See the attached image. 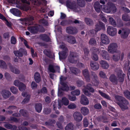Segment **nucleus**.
I'll list each match as a JSON object with an SVG mask.
<instances>
[{"instance_id": "f257e3e1", "label": "nucleus", "mask_w": 130, "mask_h": 130, "mask_svg": "<svg viewBox=\"0 0 130 130\" xmlns=\"http://www.w3.org/2000/svg\"><path fill=\"white\" fill-rule=\"evenodd\" d=\"M115 98L118 102L117 104L122 110L124 111L128 109L127 105L128 104V102L125 99L119 95H116Z\"/></svg>"}, {"instance_id": "f03ea898", "label": "nucleus", "mask_w": 130, "mask_h": 130, "mask_svg": "<svg viewBox=\"0 0 130 130\" xmlns=\"http://www.w3.org/2000/svg\"><path fill=\"white\" fill-rule=\"evenodd\" d=\"M68 60L71 63L75 64L77 63L79 60L77 54L73 52H70L68 57Z\"/></svg>"}, {"instance_id": "7ed1b4c3", "label": "nucleus", "mask_w": 130, "mask_h": 130, "mask_svg": "<svg viewBox=\"0 0 130 130\" xmlns=\"http://www.w3.org/2000/svg\"><path fill=\"white\" fill-rule=\"evenodd\" d=\"M13 53L15 56L19 57H22L24 54L25 56L27 55L26 50L22 48H21L19 50L14 51Z\"/></svg>"}, {"instance_id": "20e7f679", "label": "nucleus", "mask_w": 130, "mask_h": 130, "mask_svg": "<svg viewBox=\"0 0 130 130\" xmlns=\"http://www.w3.org/2000/svg\"><path fill=\"white\" fill-rule=\"evenodd\" d=\"M130 32V30L127 28H123L122 30H120L118 31V34H121V37L123 38H126L128 36Z\"/></svg>"}, {"instance_id": "39448f33", "label": "nucleus", "mask_w": 130, "mask_h": 130, "mask_svg": "<svg viewBox=\"0 0 130 130\" xmlns=\"http://www.w3.org/2000/svg\"><path fill=\"white\" fill-rule=\"evenodd\" d=\"M117 47L118 46L116 43H111L108 47V51L111 54L116 53L117 50Z\"/></svg>"}, {"instance_id": "423d86ee", "label": "nucleus", "mask_w": 130, "mask_h": 130, "mask_svg": "<svg viewBox=\"0 0 130 130\" xmlns=\"http://www.w3.org/2000/svg\"><path fill=\"white\" fill-rule=\"evenodd\" d=\"M92 81V84L95 86H96L99 84L98 77L96 74L94 72H91L90 76Z\"/></svg>"}, {"instance_id": "0eeeda50", "label": "nucleus", "mask_w": 130, "mask_h": 130, "mask_svg": "<svg viewBox=\"0 0 130 130\" xmlns=\"http://www.w3.org/2000/svg\"><path fill=\"white\" fill-rule=\"evenodd\" d=\"M14 85L19 87V90L21 91L24 90L25 88V86L23 83L20 82L18 80H15L14 82Z\"/></svg>"}, {"instance_id": "6e6552de", "label": "nucleus", "mask_w": 130, "mask_h": 130, "mask_svg": "<svg viewBox=\"0 0 130 130\" xmlns=\"http://www.w3.org/2000/svg\"><path fill=\"white\" fill-rule=\"evenodd\" d=\"M66 31L68 34L74 35L77 33L78 30L75 27L70 26L66 28Z\"/></svg>"}, {"instance_id": "1a4fd4ad", "label": "nucleus", "mask_w": 130, "mask_h": 130, "mask_svg": "<svg viewBox=\"0 0 130 130\" xmlns=\"http://www.w3.org/2000/svg\"><path fill=\"white\" fill-rule=\"evenodd\" d=\"M107 32L109 35L113 36L116 34L117 30L112 27L108 26L107 28Z\"/></svg>"}, {"instance_id": "9d476101", "label": "nucleus", "mask_w": 130, "mask_h": 130, "mask_svg": "<svg viewBox=\"0 0 130 130\" xmlns=\"http://www.w3.org/2000/svg\"><path fill=\"white\" fill-rule=\"evenodd\" d=\"M117 75L118 78V81L120 83L123 82L124 80L125 74L124 73H123L122 71H119L117 73Z\"/></svg>"}, {"instance_id": "9b49d317", "label": "nucleus", "mask_w": 130, "mask_h": 130, "mask_svg": "<svg viewBox=\"0 0 130 130\" xmlns=\"http://www.w3.org/2000/svg\"><path fill=\"white\" fill-rule=\"evenodd\" d=\"M101 40L102 42L104 44H108L109 43V38L106 35L104 34H101Z\"/></svg>"}, {"instance_id": "f8f14e48", "label": "nucleus", "mask_w": 130, "mask_h": 130, "mask_svg": "<svg viewBox=\"0 0 130 130\" xmlns=\"http://www.w3.org/2000/svg\"><path fill=\"white\" fill-rule=\"evenodd\" d=\"M82 73L86 81L87 82H90V77L88 70L85 69L83 70L82 71Z\"/></svg>"}, {"instance_id": "ddd939ff", "label": "nucleus", "mask_w": 130, "mask_h": 130, "mask_svg": "<svg viewBox=\"0 0 130 130\" xmlns=\"http://www.w3.org/2000/svg\"><path fill=\"white\" fill-rule=\"evenodd\" d=\"M60 79V84L62 86L61 88V89L64 91H68L69 90V87L68 85L63 81V78L61 77Z\"/></svg>"}, {"instance_id": "4468645a", "label": "nucleus", "mask_w": 130, "mask_h": 130, "mask_svg": "<svg viewBox=\"0 0 130 130\" xmlns=\"http://www.w3.org/2000/svg\"><path fill=\"white\" fill-rule=\"evenodd\" d=\"M91 50H92L93 54L92 57V59L95 61L98 60V57L96 53H99V50L96 47H94L91 49Z\"/></svg>"}, {"instance_id": "2eb2a0df", "label": "nucleus", "mask_w": 130, "mask_h": 130, "mask_svg": "<svg viewBox=\"0 0 130 130\" xmlns=\"http://www.w3.org/2000/svg\"><path fill=\"white\" fill-rule=\"evenodd\" d=\"M39 28V26H32L29 27L28 29L32 34H37L38 32Z\"/></svg>"}, {"instance_id": "dca6fc26", "label": "nucleus", "mask_w": 130, "mask_h": 130, "mask_svg": "<svg viewBox=\"0 0 130 130\" xmlns=\"http://www.w3.org/2000/svg\"><path fill=\"white\" fill-rule=\"evenodd\" d=\"M10 11L12 14L17 17H20L22 14L21 11L17 9H11Z\"/></svg>"}, {"instance_id": "f3484780", "label": "nucleus", "mask_w": 130, "mask_h": 130, "mask_svg": "<svg viewBox=\"0 0 130 130\" xmlns=\"http://www.w3.org/2000/svg\"><path fill=\"white\" fill-rule=\"evenodd\" d=\"M1 94L3 97L6 99L8 98L11 95L10 92L6 90H2Z\"/></svg>"}, {"instance_id": "a211bd4d", "label": "nucleus", "mask_w": 130, "mask_h": 130, "mask_svg": "<svg viewBox=\"0 0 130 130\" xmlns=\"http://www.w3.org/2000/svg\"><path fill=\"white\" fill-rule=\"evenodd\" d=\"M110 81L114 84L117 85L118 83V80L116 76L114 74H111L109 77Z\"/></svg>"}, {"instance_id": "6ab92c4d", "label": "nucleus", "mask_w": 130, "mask_h": 130, "mask_svg": "<svg viewBox=\"0 0 130 130\" xmlns=\"http://www.w3.org/2000/svg\"><path fill=\"white\" fill-rule=\"evenodd\" d=\"M105 26L104 24L101 21H99V24L95 25V29L97 32L102 29H104L105 28Z\"/></svg>"}, {"instance_id": "aec40b11", "label": "nucleus", "mask_w": 130, "mask_h": 130, "mask_svg": "<svg viewBox=\"0 0 130 130\" xmlns=\"http://www.w3.org/2000/svg\"><path fill=\"white\" fill-rule=\"evenodd\" d=\"M39 37L41 39L44 41L47 42L50 41V37L46 34H41L39 36Z\"/></svg>"}, {"instance_id": "412c9836", "label": "nucleus", "mask_w": 130, "mask_h": 130, "mask_svg": "<svg viewBox=\"0 0 130 130\" xmlns=\"http://www.w3.org/2000/svg\"><path fill=\"white\" fill-rule=\"evenodd\" d=\"M90 66L91 69L94 70H98L99 67V64L94 61H91L90 63Z\"/></svg>"}, {"instance_id": "4be33fe9", "label": "nucleus", "mask_w": 130, "mask_h": 130, "mask_svg": "<svg viewBox=\"0 0 130 130\" xmlns=\"http://www.w3.org/2000/svg\"><path fill=\"white\" fill-rule=\"evenodd\" d=\"M67 40L70 43L74 44L76 42V40L75 37L71 36H68Z\"/></svg>"}, {"instance_id": "5701e85b", "label": "nucleus", "mask_w": 130, "mask_h": 130, "mask_svg": "<svg viewBox=\"0 0 130 130\" xmlns=\"http://www.w3.org/2000/svg\"><path fill=\"white\" fill-rule=\"evenodd\" d=\"M73 116L75 120L78 122L81 120V114L78 112H75L73 114Z\"/></svg>"}, {"instance_id": "b1692460", "label": "nucleus", "mask_w": 130, "mask_h": 130, "mask_svg": "<svg viewBox=\"0 0 130 130\" xmlns=\"http://www.w3.org/2000/svg\"><path fill=\"white\" fill-rule=\"evenodd\" d=\"M8 65L10 70L12 72L17 74L20 73V71L18 69L14 67L10 63H9Z\"/></svg>"}, {"instance_id": "393cba45", "label": "nucleus", "mask_w": 130, "mask_h": 130, "mask_svg": "<svg viewBox=\"0 0 130 130\" xmlns=\"http://www.w3.org/2000/svg\"><path fill=\"white\" fill-rule=\"evenodd\" d=\"M8 2L12 4L13 6L18 8H20L21 6V4L19 2L17 1L15 2V1L14 0H8Z\"/></svg>"}, {"instance_id": "a878e982", "label": "nucleus", "mask_w": 130, "mask_h": 130, "mask_svg": "<svg viewBox=\"0 0 130 130\" xmlns=\"http://www.w3.org/2000/svg\"><path fill=\"white\" fill-rule=\"evenodd\" d=\"M4 126L6 128L10 129L11 130H16L17 128V126L15 125H12L9 123L5 124Z\"/></svg>"}, {"instance_id": "bb28decb", "label": "nucleus", "mask_w": 130, "mask_h": 130, "mask_svg": "<svg viewBox=\"0 0 130 130\" xmlns=\"http://www.w3.org/2000/svg\"><path fill=\"white\" fill-rule=\"evenodd\" d=\"M34 79L37 83H39L41 81V76L38 72H36L34 75Z\"/></svg>"}, {"instance_id": "cd10ccee", "label": "nucleus", "mask_w": 130, "mask_h": 130, "mask_svg": "<svg viewBox=\"0 0 130 130\" xmlns=\"http://www.w3.org/2000/svg\"><path fill=\"white\" fill-rule=\"evenodd\" d=\"M89 102L87 98L84 95L82 94V104L87 105L89 104Z\"/></svg>"}, {"instance_id": "c85d7f7f", "label": "nucleus", "mask_w": 130, "mask_h": 130, "mask_svg": "<svg viewBox=\"0 0 130 130\" xmlns=\"http://www.w3.org/2000/svg\"><path fill=\"white\" fill-rule=\"evenodd\" d=\"M104 12L107 13H115L117 9H102Z\"/></svg>"}, {"instance_id": "c756f323", "label": "nucleus", "mask_w": 130, "mask_h": 130, "mask_svg": "<svg viewBox=\"0 0 130 130\" xmlns=\"http://www.w3.org/2000/svg\"><path fill=\"white\" fill-rule=\"evenodd\" d=\"M121 52L120 51H118V52L113 56L112 59L115 61H117L120 58Z\"/></svg>"}, {"instance_id": "7c9ffc66", "label": "nucleus", "mask_w": 130, "mask_h": 130, "mask_svg": "<svg viewBox=\"0 0 130 130\" xmlns=\"http://www.w3.org/2000/svg\"><path fill=\"white\" fill-rule=\"evenodd\" d=\"M99 63L103 69H107L109 67L108 64L106 61L104 60H102L101 61H100Z\"/></svg>"}, {"instance_id": "2f4dec72", "label": "nucleus", "mask_w": 130, "mask_h": 130, "mask_svg": "<svg viewBox=\"0 0 130 130\" xmlns=\"http://www.w3.org/2000/svg\"><path fill=\"white\" fill-rule=\"evenodd\" d=\"M101 55L104 59L108 60H110V57L107 51L104 50H103Z\"/></svg>"}, {"instance_id": "473e14b6", "label": "nucleus", "mask_w": 130, "mask_h": 130, "mask_svg": "<svg viewBox=\"0 0 130 130\" xmlns=\"http://www.w3.org/2000/svg\"><path fill=\"white\" fill-rule=\"evenodd\" d=\"M42 105L40 103H37L35 106L36 111L38 113L40 112L42 109Z\"/></svg>"}, {"instance_id": "72a5a7b5", "label": "nucleus", "mask_w": 130, "mask_h": 130, "mask_svg": "<svg viewBox=\"0 0 130 130\" xmlns=\"http://www.w3.org/2000/svg\"><path fill=\"white\" fill-rule=\"evenodd\" d=\"M65 51H62L59 52V54L60 59H64L66 57V52Z\"/></svg>"}, {"instance_id": "f704fd0d", "label": "nucleus", "mask_w": 130, "mask_h": 130, "mask_svg": "<svg viewBox=\"0 0 130 130\" xmlns=\"http://www.w3.org/2000/svg\"><path fill=\"white\" fill-rule=\"evenodd\" d=\"M74 128V125L72 122L67 124L65 127V130H73Z\"/></svg>"}, {"instance_id": "c9c22d12", "label": "nucleus", "mask_w": 130, "mask_h": 130, "mask_svg": "<svg viewBox=\"0 0 130 130\" xmlns=\"http://www.w3.org/2000/svg\"><path fill=\"white\" fill-rule=\"evenodd\" d=\"M99 92L100 95L102 97H104V98H106L108 100H111L110 97L109 95H107L106 93L103 92L101 91L100 90L99 91Z\"/></svg>"}, {"instance_id": "e433bc0d", "label": "nucleus", "mask_w": 130, "mask_h": 130, "mask_svg": "<svg viewBox=\"0 0 130 130\" xmlns=\"http://www.w3.org/2000/svg\"><path fill=\"white\" fill-rule=\"evenodd\" d=\"M85 21L87 24L91 26L93 24V21L92 20L89 18H86L85 19Z\"/></svg>"}, {"instance_id": "4c0bfd02", "label": "nucleus", "mask_w": 130, "mask_h": 130, "mask_svg": "<svg viewBox=\"0 0 130 130\" xmlns=\"http://www.w3.org/2000/svg\"><path fill=\"white\" fill-rule=\"evenodd\" d=\"M71 72L75 75H77L79 72V70L75 67H71L70 68Z\"/></svg>"}, {"instance_id": "58836bf2", "label": "nucleus", "mask_w": 130, "mask_h": 130, "mask_svg": "<svg viewBox=\"0 0 130 130\" xmlns=\"http://www.w3.org/2000/svg\"><path fill=\"white\" fill-rule=\"evenodd\" d=\"M122 19L123 21L126 22L129 21L130 20L129 16L126 14H124L122 15Z\"/></svg>"}, {"instance_id": "ea45409f", "label": "nucleus", "mask_w": 130, "mask_h": 130, "mask_svg": "<svg viewBox=\"0 0 130 130\" xmlns=\"http://www.w3.org/2000/svg\"><path fill=\"white\" fill-rule=\"evenodd\" d=\"M109 23L114 27L117 26V24L115 20L112 17H110L109 19Z\"/></svg>"}, {"instance_id": "a19ab883", "label": "nucleus", "mask_w": 130, "mask_h": 130, "mask_svg": "<svg viewBox=\"0 0 130 130\" xmlns=\"http://www.w3.org/2000/svg\"><path fill=\"white\" fill-rule=\"evenodd\" d=\"M41 2L44 3V5H45L47 3L46 1L45 0H35L34 4L37 6H39L40 5Z\"/></svg>"}, {"instance_id": "79ce46f5", "label": "nucleus", "mask_w": 130, "mask_h": 130, "mask_svg": "<svg viewBox=\"0 0 130 130\" xmlns=\"http://www.w3.org/2000/svg\"><path fill=\"white\" fill-rule=\"evenodd\" d=\"M117 27H120L123 26V23L122 21L120 18L117 19Z\"/></svg>"}, {"instance_id": "37998d69", "label": "nucleus", "mask_w": 130, "mask_h": 130, "mask_svg": "<svg viewBox=\"0 0 130 130\" xmlns=\"http://www.w3.org/2000/svg\"><path fill=\"white\" fill-rule=\"evenodd\" d=\"M0 67L4 69L7 68V65L6 62L3 60H0Z\"/></svg>"}, {"instance_id": "c03bdc74", "label": "nucleus", "mask_w": 130, "mask_h": 130, "mask_svg": "<svg viewBox=\"0 0 130 130\" xmlns=\"http://www.w3.org/2000/svg\"><path fill=\"white\" fill-rule=\"evenodd\" d=\"M82 113L84 116L87 115L89 112L88 109L87 108L82 107Z\"/></svg>"}, {"instance_id": "a18cd8bd", "label": "nucleus", "mask_w": 130, "mask_h": 130, "mask_svg": "<svg viewBox=\"0 0 130 130\" xmlns=\"http://www.w3.org/2000/svg\"><path fill=\"white\" fill-rule=\"evenodd\" d=\"M89 43L90 45L92 46H95L96 44V40L93 38L90 39L89 42Z\"/></svg>"}, {"instance_id": "49530a36", "label": "nucleus", "mask_w": 130, "mask_h": 130, "mask_svg": "<svg viewBox=\"0 0 130 130\" xmlns=\"http://www.w3.org/2000/svg\"><path fill=\"white\" fill-rule=\"evenodd\" d=\"M20 113L23 116L27 117L28 116V114L26 111L24 109H21L19 111Z\"/></svg>"}, {"instance_id": "de8ad7c7", "label": "nucleus", "mask_w": 130, "mask_h": 130, "mask_svg": "<svg viewBox=\"0 0 130 130\" xmlns=\"http://www.w3.org/2000/svg\"><path fill=\"white\" fill-rule=\"evenodd\" d=\"M43 53L46 56L49 58H52V56L50 51L45 50L43 51Z\"/></svg>"}, {"instance_id": "09e8293b", "label": "nucleus", "mask_w": 130, "mask_h": 130, "mask_svg": "<svg viewBox=\"0 0 130 130\" xmlns=\"http://www.w3.org/2000/svg\"><path fill=\"white\" fill-rule=\"evenodd\" d=\"M30 98V96L29 95H28L23 100L22 102V104H25L27 103L29 100Z\"/></svg>"}, {"instance_id": "8fccbe9b", "label": "nucleus", "mask_w": 130, "mask_h": 130, "mask_svg": "<svg viewBox=\"0 0 130 130\" xmlns=\"http://www.w3.org/2000/svg\"><path fill=\"white\" fill-rule=\"evenodd\" d=\"M62 103L64 105H67L69 104V101L67 98L63 97L62 99Z\"/></svg>"}, {"instance_id": "3c124183", "label": "nucleus", "mask_w": 130, "mask_h": 130, "mask_svg": "<svg viewBox=\"0 0 130 130\" xmlns=\"http://www.w3.org/2000/svg\"><path fill=\"white\" fill-rule=\"evenodd\" d=\"M71 94L73 95H79L80 94V91L78 89L74 90L71 92Z\"/></svg>"}, {"instance_id": "603ef678", "label": "nucleus", "mask_w": 130, "mask_h": 130, "mask_svg": "<svg viewBox=\"0 0 130 130\" xmlns=\"http://www.w3.org/2000/svg\"><path fill=\"white\" fill-rule=\"evenodd\" d=\"M104 8V6L103 5H100L99 2H96L94 5V8Z\"/></svg>"}, {"instance_id": "864d4df0", "label": "nucleus", "mask_w": 130, "mask_h": 130, "mask_svg": "<svg viewBox=\"0 0 130 130\" xmlns=\"http://www.w3.org/2000/svg\"><path fill=\"white\" fill-rule=\"evenodd\" d=\"M48 69L50 71L53 73L55 72V70L54 69V66L52 64H50L48 66Z\"/></svg>"}, {"instance_id": "5fc2aeb1", "label": "nucleus", "mask_w": 130, "mask_h": 130, "mask_svg": "<svg viewBox=\"0 0 130 130\" xmlns=\"http://www.w3.org/2000/svg\"><path fill=\"white\" fill-rule=\"evenodd\" d=\"M39 22L40 23L42 24L44 26H48V22L45 19H41L39 21Z\"/></svg>"}, {"instance_id": "6e6d98bb", "label": "nucleus", "mask_w": 130, "mask_h": 130, "mask_svg": "<svg viewBox=\"0 0 130 130\" xmlns=\"http://www.w3.org/2000/svg\"><path fill=\"white\" fill-rule=\"evenodd\" d=\"M125 96L127 99L130 100V92L128 90H126L124 93Z\"/></svg>"}, {"instance_id": "4d7b16f0", "label": "nucleus", "mask_w": 130, "mask_h": 130, "mask_svg": "<svg viewBox=\"0 0 130 130\" xmlns=\"http://www.w3.org/2000/svg\"><path fill=\"white\" fill-rule=\"evenodd\" d=\"M66 4L67 7L69 8L73 7L74 5V4L69 1H67L66 2Z\"/></svg>"}, {"instance_id": "13d9d810", "label": "nucleus", "mask_w": 130, "mask_h": 130, "mask_svg": "<svg viewBox=\"0 0 130 130\" xmlns=\"http://www.w3.org/2000/svg\"><path fill=\"white\" fill-rule=\"evenodd\" d=\"M10 90L12 93L14 94H16L18 91L17 88L14 87H11L10 88Z\"/></svg>"}, {"instance_id": "bf43d9fd", "label": "nucleus", "mask_w": 130, "mask_h": 130, "mask_svg": "<svg viewBox=\"0 0 130 130\" xmlns=\"http://www.w3.org/2000/svg\"><path fill=\"white\" fill-rule=\"evenodd\" d=\"M51 112V109L50 108H44L43 112L45 115H48Z\"/></svg>"}, {"instance_id": "052dcab7", "label": "nucleus", "mask_w": 130, "mask_h": 130, "mask_svg": "<svg viewBox=\"0 0 130 130\" xmlns=\"http://www.w3.org/2000/svg\"><path fill=\"white\" fill-rule=\"evenodd\" d=\"M89 122L86 118H85L83 119V125L85 127H87L88 125Z\"/></svg>"}, {"instance_id": "680f3d73", "label": "nucleus", "mask_w": 130, "mask_h": 130, "mask_svg": "<svg viewBox=\"0 0 130 130\" xmlns=\"http://www.w3.org/2000/svg\"><path fill=\"white\" fill-rule=\"evenodd\" d=\"M11 43L13 44H15L17 43V40L14 36H12L11 37Z\"/></svg>"}, {"instance_id": "e2e57ef3", "label": "nucleus", "mask_w": 130, "mask_h": 130, "mask_svg": "<svg viewBox=\"0 0 130 130\" xmlns=\"http://www.w3.org/2000/svg\"><path fill=\"white\" fill-rule=\"evenodd\" d=\"M22 3H26L28 5H29L30 4L29 1H30L34 4V0H28V1L27 0H21Z\"/></svg>"}, {"instance_id": "0e129e2a", "label": "nucleus", "mask_w": 130, "mask_h": 130, "mask_svg": "<svg viewBox=\"0 0 130 130\" xmlns=\"http://www.w3.org/2000/svg\"><path fill=\"white\" fill-rule=\"evenodd\" d=\"M84 54L85 56H87L89 54V51L87 47H85L83 49Z\"/></svg>"}, {"instance_id": "69168bd1", "label": "nucleus", "mask_w": 130, "mask_h": 130, "mask_svg": "<svg viewBox=\"0 0 130 130\" xmlns=\"http://www.w3.org/2000/svg\"><path fill=\"white\" fill-rule=\"evenodd\" d=\"M107 5L108 7L110 8H116L115 4L111 2H108L107 3Z\"/></svg>"}, {"instance_id": "338daca9", "label": "nucleus", "mask_w": 130, "mask_h": 130, "mask_svg": "<svg viewBox=\"0 0 130 130\" xmlns=\"http://www.w3.org/2000/svg\"><path fill=\"white\" fill-rule=\"evenodd\" d=\"M94 108L96 109H99L102 108V106L100 103H96L94 106Z\"/></svg>"}, {"instance_id": "774afa93", "label": "nucleus", "mask_w": 130, "mask_h": 130, "mask_svg": "<svg viewBox=\"0 0 130 130\" xmlns=\"http://www.w3.org/2000/svg\"><path fill=\"white\" fill-rule=\"evenodd\" d=\"M45 102L47 104H49L51 102V99L49 96H46L45 98Z\"/></svg>"}]
</instances>
